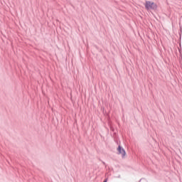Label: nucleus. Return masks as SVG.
Listing matches in <instances>:
<instances>
[{
  "mask_svg": "<svg viewBox=\"0 0 182 182\" xmlns=\"http://www.w3.org/2000/svg\"><path fill=\"white\" fill-rule=\"evenodd\" d=\"M145 8L149 11V9H153L154 11H156L157 9V4L154 2H151L150 1H146L145 2Z\"/></svg>",
  "mask_w": 182,
  "mask_h": 182,
  "instance_id": "obj_1",
  "label": "nucleus"
},
{
  "mask_svg": "<svg viewBox=\"0 0 182 182\" xmlns=\"http://www.w3.org/2000/svg\"><path fill=\"white\" fill-rule=\"evenodd\" d=\"M117 151H118L117 154H121L122 159H124L126 156V151L124 150V149L122 147V146L120 145L118 146Z\"/></svg>",
  "mask_w": 182,
  "mask_h": 182,
  "instance_id": "obj_2",
  "label": "nucleus"
},
{
  "mask_svg": "<svg viewBox=\"0 0 182 182\" xmlns=\"http://www.w3.org/2000/svg\"><path fill=\"white\" fill-rule=\"evenodd\" d=\"M103 182H107V178H106Z\"/></svg>",
  "mask_w": 182,
  "mask_h": 182,
  "instance_id": "obj_3",
  "label": "nucleus"
},
{
  "mask_svg": "<svg viewBox=\"0 0 182 182\" xmlns=\"http://www.w3.org/2000/svg\"><path fill=\"white\" fill-rule=\"evenodd\" d=\"M103 163V164H106L105 162H102Z\"/></svg>",
  "mask_w": 182,
  "mask_h": 182,
  "instance_id": "obj_4",
  "label": "nucleus"
},
{
  "mask_svg": "<svg viewBox=\"0 0 182 182\" xmlns=\"http://www.w3.org/2000/svg\"><path fill=\"white\" fill-rule=\"evenodd\" d=\"M141 179L139 181V182H141Z\"/></svg>",
  "mask_w": 182,
  "mask_h": 182,
  "instance_id": "obj_5",
  "label": "nucleus"
}]
</instances>
